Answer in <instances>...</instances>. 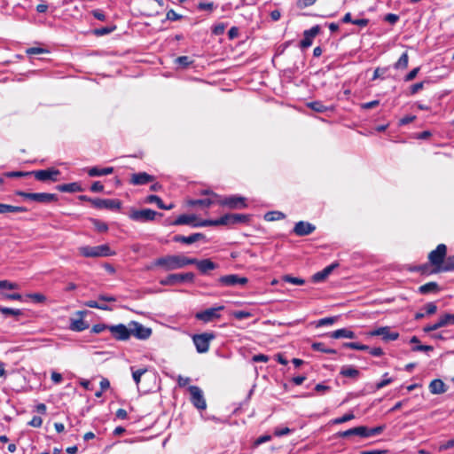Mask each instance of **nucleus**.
Wrapping results in <instances>:
<instances>
[{
	"label": "nucleus",
	"mask_w": 454,
	"mask_h": 454,
	"mask_svg": "<svg viewBox=\"0 0 454 454\" xmlns=\"http://www.w3.org/2000/svg\"><path fill=\"white\" fill-rule=\"evenodd\" d=\"M249 218V215L245 214H226L216 220H202L194 224V227L235 225L247 223Z\"/></svg>",
	"instance_id": "1"
},
{
	"label": "nucleus",
	"mask_w": 454,
	"mask_h": 454,
	"mask_svg": "<svg viewBox=\"0 0 454 454\" xmlns=\"http://www.w3.org/2000/svg\"><path fill=\"white\" fill-rule=\"evenodd\" d=\"M192 262H194V261L190 260L188 257L180 254H174L158 258L155 260L154 265L161 267L166 271H170L182 269L186 265L192 264Z\"/></svg>",
	"instance_id": "2"
},
{
	"label": "nucleus",
	"mask_w": 454,
	"mask_h": 454,
	"mask_svg": "<svg viewBox=\"0 0 454 454\" xmlns=\"http://www.w3.org/2000/svg\"><path fill=\"white\" fill-rule=\"evenodd\" d=\"M79 252L84 257H108L115 254L106 244L96 247H79Z\"/></svg>",
	"instance_id": "3"
},
{
	"label": "nucleus",
	"mask_w": 454,
	"mask_h": 454,
	"mask_svg": "<svg viewBox=\"0 0 454 454\" xmlns=\"http://www.w3.org/2000/svg\"><path fill=\"white\" fill-rule=\"evenodd\" d=\"M15 194L24 199H27L38 203L48 204L58 200V197L54 193L47 192H26L22 191L15 192Z\"/></svg>",
	"instance_id": "4"
},
{
	"label": "nucleus",
	"mask_w": 454,
	"mask_h": 454,
	"mask_svg": "<svg viewBox=\"0 0 454 454\" xmlns=\"http://www.w3.org/2000/svg\"><path fill=\"white\" fill-rule=\"evenodd\" d=\"M215 338L214 333H203L200 334H194L192 341L196 347L198 353H206L209 349L210 342Z\"/></svg>",
	"instance_id": "5"
},
{
	"label": "nucleus",
	"mask_w": 454,
	"mask_h": 454,
	"mask_svg": "<svg viewBox=\"0 0 454 454\" xmlns=\"http://www.w3.org/2000/svg\"><path fill=\"white\" fill-rule=\"evenodd\" d=\"M195 275L192 272L170 274L167 278L160 280L162 286H174L179 283L194 281Z\"/></svg>",
	"instance_id": "6"
},
{
	"label": "nucleus",
	"mask_w": 454,
	"mask_h": 454,
	"mask_svg": "<svg viewBox=\"0 0 454 454\" xmlns=\"http://www.w3.org/2000/svg\"><path fill=\"white\" fill-rule=\"evenodd\" d=\"M447 247L444 244H439L436 248L431 251L428 254L430 263L438 269L442 266L446 258Z\"/></svg>",
	"instance_id": "7"
},
{
	"label": "nucleus",
	"mask_w": 454,
	"mask_h": 454,
	"mask_svg": "<svg viewBox=\"0 0 454 454\" xmlns=\"http://www.w3.org/2000/svg\"><path fill=\"white\" fill-rule=\"evenodd\" d=\"M156 215L157 212L150 208L131 209L129 214V217L131 220L140 223L152 222L155 219Z\"/></svg>",
	"instance_id": "8"
},
{
	"label": "nucleus",
	"mask_w": 454,
	"mask_h": 454,
	"mask_svg": "<svg viewBox=\"0 0 454 454\" xmlns=\"http://www.w3.org/2000/svg\"><path fill=\"white\" fill-rule=\"evenodd\" d=\"M130 336L133 335L138 340H145L152 335V329L146 327L137 321H131L129 324Z\"/></svg>",
	"instance_id": "9"
},
{
	"label": "nucleus",
	"mask_w": 454,
	"mask_h": 454,
	"mask_svg": "<svg viewBox=\"0 0 454 454\" xmlns=\"http://www.w3.org/2000/svg\"><path fill=\"white\" fill-rule=\"evenodd\" d=\"M247 278L240 277L237 274L222 276L217 279V284L220 286H245L247 284Z\"/></svg>",
	"instance_id": "10"
},
{
	"label": "nucleus",
	"mask_w": 454,
	"mask_h": 454,
	"mask_svg": "<svg viewBox=\"0 0 454 454\" xmlns=\"http://www.w3.org/2000/svg\"><path fill=\"white\" fill-rule=\"evenodd\" d=\"M223 309H224V306L209 308V309H207L205 310L196 313L195 317L198 320H200L204 323H208L215 319L220 318L221 315L219 314V311H222Z\"/></svg>",
	"instance_id": "11"
},
{
	"label": "nucleus",
	"mask_w": 454,
	"mask_h": 454,
	"mask_svg": "<svg viewBox=\"0 0 454 454\" xmlns=\"http://www.w3.org/2000/svg\"><path fill=\"white\" fill-rule=\"evenodd\" d=\"M91 205L98 209L120 210L121 201L116 199H95L91 200Z\"/></svg>",
	"instance_id": "12"
},
{
	"label": "nucleus",
	"mask_w": 454,
	"mask_h": 454,
	"mask_svg": "<svg viewBox=\"0 0 454 454\" xmlns=\"http://www.w3.org/2000/svg\"><path fill=\"white\" fill-rule=\"evenodd\" d=\"M189 392L192 404L199 410H205L207 403L202 390L197 386H190Z\"/></svg>",
	"instance_id": "13"
},
{
	"label": "nucleus",
	"mask_w": 454,
	"mask_h": 454,
	"mask_svg": "<svg viewBox=\"0 0 454 454\" xmlns=\"http://www.w3.org/2000/svg\"><path fill=\"white\" fill-rule=\"evenodd\" d=\"M30 174L31 176H34L36 180L41 182H46L49 180L55 182L58 180V176L60 174V172L56 168H47L30 171Z\"/></svg>",
	"instance_id": "14"
},
{
	"label": "nucleus",
	"mask_w": 454,
	"mask_h": 454,
	"mask_svg": "<svg viewBox=\"0 0 454 454\" xmlns=\"http://www.w3.org/2000/svg\"><path fill=\"white\" fill-rule=\"evenodd\" d=\"M109 331L117 340L124 341L130 338L129 325L126 326L123 324L109 325Z\"/></svg>",
	"instance_id": "15"
},
{
	"label": "nucleus",
	"mask_w": 454,
	"mask_h": 454,
	"mask_svg": "<svg viewBox=\"0 0 454 454\" xmlns=\"http://www.w3.org/2000/svg\"><path fill=\"white\" fill-rule=\"evenodd\" d=\"M218 203L226 206L231 209H240L247 207L245 198L241 196H230L223 200H218Z\"/></svg>",
	"instance_id": "16"
},
{
	"label": "nucleus",
	"mask_w": 454,
	"mask_h": 454,
	"mask_svg": "<svg viewBox=\"0 0 454 454\" xmlns=\"http://www.w3.org/2000/svg\"><path fill=\"white\" fill-rule=\"evenodd\" d=\"M319 32L320 27L318 25L312 27L310 29L305 30L303 33V39L300 42L301 48H309L312 44L313 39Z\"/></svg>",
	"instance_id": "17"
},
{
	"label": "nucleus",
	"mask_w": 454,
	"mask_h": 454,
	"mask_svg": "<svg viewBox=\"0 0 454 454\" xmlns=\"http://www.w3.org/2000/svg\"><path fill=\"white\" fill-rule=\"evenodd\" d=\"M371 336H381L386 341L395 340L399 337V333L396 332H390L388 326L379 327L370 333Z\"/></svg>",
	"instance_id": "18"
},
{
	"label": "nucleus",
	"mask_w": 454,
	"mask_h": 454,
	"mask_svg": "<svg viewBox=\"0 0 454 454\" xmlns=\"http://www.w3.org/2000/svg\"><path fill=\"white\" fill-rule=\"evenodd\" d=\"M155 177L146 172H138L131 175L130 184L133 185H144L153 182Z\"/></svg>",
	"instance_id": "19"
},
{
	"label": "nucleus",
	"mask_w": 454,
	"mask_h": 454,
	"mask_svg": "<svg viewBox=\"0 0 454 454\" xmlns=\"http://www.w3.org/2000/svg\"><path fill=\"white\" fill-rule=\"evenodd\" d=\"M316 227L308 222L300 221L295 223L294 232L297 236H307L315 231Z\"/></svg>",
	"instance_id": "20"
},
{
	"label": "nucleus",
	"mask_w": 454,
	"mask_h": 454,
	"mask_svg": "<svg viewBox=\"0 0 454 454\" xmlns=\"http://www.w3.org/2000/svg\"><path fill=\"white\" fill-rule=\"evenodd\" d=\"M190 260L194 261L192 264H195L202 274H206L207 271L217 268V264L210 259L197 260L196 258H190Z\"/></svg>",
	"instance_id": "21"
},
{
	"label": "nucleus",
	"mask_w": 454,
	"mask_h": 454,
	"mask_svg": "<svg viewBox=\"0 0 454 454\" xmlns=\"http://www.w3.org/2000/svg\"><path fill=\"white\" fill-rule=\"evenodd\" d=\"M364 433H365L364 426H360V427L349 428L346 431L339 432L337 435H338V437H340V438H346V437H349L352 435H356V436L364 438V435L366 434Z\"/></svg>",
	"instance_id": "22"
},
{
	"label": "nucleus",
	"mask_w": 454,
	"mask_h": 454,
	"mask_svg": "<svg viewBox=\"0 0 454 454\" xmlns=\"http://www.w3.org/2000/svg\"><path fill=\"white\" fill-rule=\"evenodd\" d=\"M204 236L201 233H193L190 236H182V235H176L173 238V240L175 242H181L184 244H192L194 242L199 241L200 239H203Z\"/></svg>",
	"instance_id": "23"
},
{
	"label": "nucleus",
	"mask_w": 454,
	"mask_h": 454,
	"mask_svg": "<svg viewBox=\"0 0 454 454\" xmlns=\"http://www.w3.org/2000/svg\"><path fill=\"white\" fill-rule=\"evenodd\" d=\"M338 266L339 264L337 262L326 266L323 270L318 271L313 275V280L315 282H321L325 280L332 273V271Z\"/></svg>",
	"instance_id": "24"
},
{
	"label": "nucleus",
	"mask_w": 454,
	"mask_h": 454,
	"mask_svg": "<svg viewBox=\"0 0 454 454\" xmlns=\"http://www.w3.org/2000/svg\"><path fill=\"white\" fill-rule=\"evenodd\" d=\"M429 390L434 395H440L446 392V387L442 380L436 379L430 382Z\"/></svg>",
	"instance_id": "25"
},
{
	"label": "nucleus",
	"mask_w": 454,
	"mask_h": 454,
	"mask_svg": "<svg viewBox=\"0 0 454 454\" xmlns=\"http://www.w3.org/2000/svg\"><path fill=\"white\" fill-rule=\"evenodd\" d=\"M113 172H114L113 167H107V168L92 167L87 170V173L90 176H107V175L112 174Z\"/></svg>",
	"instance_id": "26"
},
{
	"label": "nucleus",
	"mask_w": 454,
	"mask_h": 454,
	"mask_svg": "<svg viewBox=\"0 0 454 454\" xmlns=\"http://www.w3.org/2000/svg\"><path fill=\"white\" fill-rule=\"evenodd\" d=\"M56 189L61 192H79L83 191L78 183L59 184L56 187Z\"/></svg>",
	"instance_id": "27"
},
{
	"label": "nucleus",
	"mask_w": 454,
	"mask_h": 454,
	"mask_svg": "<svg viewBox=\"0 0 454 454\" xmlns=\"http://www.w3.org/2000/svg\"><path fill=\"white\" fill-rule=\"evenodd\" d=\"M355 336H356L355 333L348 328L338 329L336 331H333L331 333V337L333 339H340V338L353 339V338H355Z\"/></svg>",
	"instance_id": "28"
},
{
	"label": "nucleus",
	"mask_w": 454,
	"mask_h": 454,
	"mask_svg": "<svg viewBox=\"0 0 454 454\" xmlns=\"http://www.w3.org/2000/svg\"><path fill=\"white\" fill-rule=\"evenodd\" d=\"M196 216L194 215H179L174 222L175 225H183V224H191L194 226V224L199 223H195Z\"/></svg>",
	"instance_id": "29"
},
{
	"label": "nucleus",
	"mask_w": 454,
	"mask_h": 454,
	"mask_svg": "<svg viewBox=\"0 0 454 454\" xmlns=\"http://www.w3.org/2000/svg\"><path fill=\"white\" fill-rule=\"evenodd\" d=\"M340 374L343 377L356 380L360 376V372L353 366H342Z\"/></svg>",
	"instance_id": "30"
},
{
	"label": "nucleus",
	"mask_w": 454,
	"mask_h": 454,
	"mask_svg": "<svg viewBox=\"0 0 454 454\" xmlns=\"http://www.w3.org/2000/svg\"><path fill=\"white\" fill-rule=\"evenodd\" d=\"M218 203V200H215L212 198L203 199V200H190L187 204L191 207L200 206L203 207H209L211 205L215 203Z\"/></svg>",
	"instance_id": "31"
},
{
	"label": "nucleus",
	"mask_w": 454,
	"mask_h": 454,
	"mask_svg": "<svg viewBox=\"0 0 454 454\" xmlns=\"http://www.w3.org/2000/svg\"><path fill=\"white\" fill-rule=\"evenodd\" d=\"M453 270H454V255H450L445 258L442 266L438 269H434L433 270V272L437 273V272H441V271H453Z\"/></svg>",
	"instance_id": "32"
},
{
	"label": "nucleus",
	"mask_w": 454,
	"mask_h": 454,
	"mask_svg": "<svg viewBox=\"0 0 454 454\" xmlns=\"http://www.w3.org/2000/svg\"><path fill=\"white\" fill-rule=\"evenodd\" d=\"M145 201L147 203H156L158 207L160 208V209L169 210V209H172L174 207L173 204H170L169 206L164 205L162 200L159 196H157V195H149V196H147Z\"/></svg>",
	"instance_id": "33"
},
{
	"label": "nucleus",
	"mask_w": 454,
	"mask_h": 454,
	"mask_svg": "<svg viewBox=\"0 0 454 454\" xmlns=\"http://www.w3.org/2000/svg\"><path fill=\"white\" fill-rule=\"evenodd\" d=\"M439 290L438 284L435 282H428L419 287V292L422 294H427L429 293H436Z\"/></svg>",
	"instance_id": "34"
},
{
	"label": "nucleus",
	"mask_w": 454,
	"mask_h": 454,
	"mask_svg": "<svg viewBox=\"0 0 454 454\" xmlns=\"http://www.w3.org/2000/svg\"><path fill=\"white\" fill-rule=\"evenodd\" d=\"M89 327V325L82 319H74L70 324V328L73 331L82 332Z\"/></svg>",
	"instance_id": "35"
},
{
	"label": "nucleus",
	"mask_w": 454,
	"mask_h": 454,
	"mask_svg": "<svg viewBox=\"0 0 454 454\" xmlns=\"http://www.w3.org/2000/svg\"><path fill=\"white\" fill-rule=\"evenodd\" d=\"M409 56L407 52H403L395 64V69H405L408 67Z\"/></svg>",
	"instance_id": "36"
},
{
	"label": "nucleus",
	"mask_w": 454,
	"mask_h": 454,
	"mask_svg": "<svg viewBox=\"0 0 454 454\" xmlns=\"http://www.w3.org/2000/svg\"><path fill=\"white\" fill-rule=\"evenodd\" d=\"M308 106L317 113H325L329 110V107L323 105L319 101H313L308 104Z\"/></svg>",
	"instance_id": "37"
},
{
	"label": "nucleus",
	"mask_w": 454,
	"mask_h": 454,
	"mask_svg": "<svg viewBox=\"0 0 454 454\" xmlns=\"http://www.w3.org/2000/svg\"><path fill=\"white\" fill-rule=\"evenodd\" d=\"M0 312L5 316H14L19 317L23 314L22 310L20 309H12L7 307L0 306Z\"/></svg>",
	"instance_id": "38"
},
{
	"label": "nucleus",
	"mask_w": 454,
	"mask_h": 454,
	"mask_svg": "<svg viewBox=\"0 0 454 454\" xmlns=\"http://www.w3.org/2000/svg\"><path fill=\"white\" fill-rule=\"evenodd\" d=\"M384 427H385L384 426H379L376 427L369 428L364 426V430H365L364 434H366L364 435V438L372 437V436L378 435V434H381L382 431L384 430Z\"/></svg>",
	"instance_id": "39"
},
{
	"label": "nucleus",
	"mask_w": 454,
	"mask_h": 454,
	"mask_svg": "<svg viewBox=\"0 0 454 454\" xmlns=\"http://www.w3.org/2000/svg\"><path fill=\"white\" fill-rule=\"evenodd\" d=\"M283 218H285V215L278 211L268 212L264 215V219L269 222L277 221V220H280Z\"/></svg>",
	"instance_id": "40"
},
{
	"label": "nucleus",
	"mask_w": 454,
	"mask_h": 454,
	"mask_svg": "<svg viewBox=\"0 0 454 454\" xmlns=\"http://www.w3.org/2000/svg\"><path fill=\"white\" fill-rule=\"evenodd\" d=\"M85 305L87 307L92 308V309H99L102 310H112V309L108 305H106L105 303H99L97 301H86Z\"/></svg>",
	"instance_id": "41"
},
{
	"label": "nucleus",
	"mask_w": 454,
	"mask_h": 454,
	"mask_svg": "<svg viewBox=\"0 0 454 454\" xmlns=\"http://www.w3.org/2000/svg\"><path fill=\"white\" fill-rule=\"evenodd\" d=\"M26 297L31 299L35 303H43L47 300L46 296L40 293L27 294Z\"/></svg>",
	"instance_id": "42"
},
{
	"label": "nucleus",
	"mask_w": 454,
	"mask_h": 454,
	"mask_svg": "<svg viewBox=\"0 0 454 454\" xmlns=\"http://www.w3.org/2000/svg\"><path fill=\"white\" fill-rule=\"evenodd\" d=\"M337 321V317H324L319 319L316 323L317 327H322L325 325H333Z\"/></svg>",
	"instance_id": "43"
},
{
	"label": "nucleus",
	"mask_w": 454,
	"mask_h": 454,
	"mask_svg": "<svg viewBox=\"0 0 454 454\" xmlns=\"http://www.w3.org/2000/svg\"><path fill=\"white\" fill-rule=\"evenodd\" d=\"M131 371H132V378H133L134 381L136 382V384L138 385L140 383L142 375H144L147 372V369L143 368V369L134 370V367H131Z\"/></svg>",
	"instance_id": "44"
},
{
	"label": "nucleus",
	"mask_w": 454,
	"mask_h": 454,
	"mask_svg": "<svg viewBox=\"0 0 454 454\" xmlns=\"http://www.w3.org/2000/svg\"><path fill=\"white\" fill-rule=\"evenodd\" d=\"M283 280L285 282H287V283H290L293 285H298V286H301L305 283V280L303 278L292 277L290 275H285L283 277Z\"/></svg>",
	"instance_id": "45"
},
{
	"label": "nucleus",
	"mask_w": 454,
	"mask_h": 454,
	"mask_svg": "<svg viewBox=\"0 0 454 454\" xmlns=\"http://www.w3.org/2000/svg\"><path fill=\"white\" fill-rule=\"evenodd\" d=\"M443 326L454 325V314H444L439 317Z\"/></svg>",
	"instance_id": "46"
},
{
	"label": "nucleus",
	"mask_w": 454,
	"mask_h": 454,
	"mask_svg": "<svg viewBox=\"0 0 454 454\" xmlns=\"http://www.w3.org/2000/svg\"><path fill=\"white\" fill-rule=\"evenodd\" d=\"M355 419V415L353 412H348V413H346L344 414L343 416L340 417V418H336L333 420V424H342V423H345V422H348L351 419Z\"/></svg>",
	"instance_id": "47"
},
{
	"label": "nucleus",
	"mask_w": 454,
	"mask_h": 454,
	"mask_svg": "<svg viewBox=\"0 0 454 454\" xmlns=\"http://www.w3.org/2000/svg\"><path fill=\"white\" fill-rule=\"evenodd\" d=\"M343 346L345 348H348L356 349V350H368L369 349L368 346L360 344L358 342H347V343H344Z\"/></svg>",
	"instance_id": "48"
},
{
	"label": "nucleus",
	"mask_w": 454,
	"mask_h": 454,
	"mask_svg": "<svg viewBox=\"0 0 454 454\" xmlns=\"http://www.w3.org/2000/svg\"><path fill=\"white\" fill-rule=\"evenodd\" d=\"M115 29V27H104L94 30V34L98 36H102L112 33Z\"/></svg>",
	"instance_id": "49"
},
{
	"label": "nucleus",
	"mask_w": 454,
	"mask_h": 454,
	"mask_svg": "<svg viewBox=\"0 0 454 454\" xmlns=\"http://www.w3.org/2000/svg\"><path fill=\"white\" fill-rule=\"evenodd\" d=\"M93 224L95 229L99 232H106L108 230V226L106 223L101 222L99 220L94 219Z\"/></svg>",
	"instance_id": "50"
},
{
	"label": "nucleus",
	"mask_w": 454,
	"mask_h": 454,
	"mask_svg": "<svg viewBox=\"0 0 454 454\" xmlns=\"http://www.w3.org/2000/svg\"><path fill=\"white\" fill-rule=\"evenodd\" d=\"M27 211V209L25 207H18L6 204V213H23Z\"/></svg>",
	"instance_id": "51"
},
{
	"label": "nucleus",
	"mask_w": 454,
	"mask_h": 454,
	"mask_svg": "<svg viewBox=\"0 0 454 454\" xmlns=\"http://www.w3.org/2000/svg\"><path fill=\"white\" fill-rule=\"evenodd\" d=\"M425 314L427 316L433 315L436 312L437 307L434 302H428L424 306Z\"/></svg>",
	"instance_id": "52"
},
{
	"label": "nucleus",
	"mask_w": 454,
	"mask_h": 454,
	"mask_svg": "<svg viewBox=\"0 0 454 454\" xmlns=\"http://www.w3.org/2000/svg\"><path fill=\"white\" fill-rule=\"evenodd\" d=\"M4 176L7 177H22V176H31V174H30V171L29 172L11 171V172L4 173Z\"/></svg>",
	"instance_id": "53"
},
{
	"label": "nucleus",
	"mask_w": 454,
	"mask_h": 454,
	"mask_svg": "<svg viewBox=\"0 0 454 454\" xmlns=\"http://www.w3.org/2000/svg\"><path fill=\"white\" fill-rule=\"evenodd\" d=\"M0 288H6L10 290L18 289L19 286L16 283L10 282L8 280H1L0 281Z\"/></svg>",
	"instance_id": "54"
},
{
	"label": "nucleus",
	"mask_w": 454,
	"mask_h": 454,
	"mask_svg": "<svg viewBox=\"0 0 454 454\" xmlns=\"http://www.w3.org/2000/svg\"><path fill=\"white\" fill-rule=\"evenodd\" d=\"M48 52L47 50L41 47H31L27 49L26 53L27 55H35V54H43Z\"/></svg>",
	"instance_id": "55"
},
{
	"label": "nucleus",
	"mask_w": 454,
	"mask_h": 454,
	"mask_svg": "<svg viewBox=\"0 0 454 454\" xmlns=\"http://www.w3.org/2000/svg\"><path fill=\"white\" fill-rule=\"evenodd\" d=\"M232 315L237 319H245V318H248L252 316V314L250 312L245 311V310L234 311L232 313Z\"/></svg>",
	"instance_id": "56"
},
{
	"label": "nucleus",
	"mask_w": 454,
	"mask_h": 454,
	"mask_svg": "<svg viewBox=\"0 0 454 454\" xmlns=\"http://www.w3.org/2000/svg\"><path fill=\"white\" fill-rule=\"evenodd\" d=\"M176 63H177L178 65L184 67H188L190 64H192V61L190 60L189 57L187 56H181V57H178L176 59Z\"/></svg>",
	"instance_id": "57"
},
{
	"label": "nucleus",
	"mask_w": 454,
	"mask_h": 454,
	"mask_svg": "<svg viewBox=\"0 0 454 454\" xmlns=\"http://www.w3.org/2000/svg\"><path fill=\"white\" fill-rule=\"evenodd\" d=\"M387 373L383 375L384 379L376 384V388L380 389L392 382L391 378H387Z\"/></svg>",
	"instance_id": "58"
},
{
	"label": "nucleus",
	"mask_w": 454,
	"mask_h": 454,
	"mask_svg": "<svg viewBox=\"0 0 454 454\" xmlns=\"http://www.w3.org/2000/svg\"><path fill=\"white\" fill-rule=\"evenodd\" d=\"M214 3L212 2H209V3H200L198 4V9L200 10V11H209V12H212L213 9H214Z\"/></svg>",
	"instance_id": "59"
},
{
	"label": "nucleus",
	"mask_w": 454,
	"mask_h": 454,
	"mask_svg": "<svg viewBox=\"0 0 454 454\" xmlns=\"http://www.w3.org/2000/svg\"><path fill=\"white\" fill-rule=\"evenodd\" d=\"M384 20L390 24H395L399 20V16L394 13H387L384 17Z\"/></svg>",
	"instance_id": "60"
},
{
	"label": "nucleus",
	"mask_w": 454,
	"mask_h": 454,
	"mask_svg": "<svg viewBox=\"0 0 454 454\" xmlns=\"http://www.w3.org/2000/svg\"><path fill=\"white\" fill-rule=\"evenodd\" d=\"M419 71V67H415L412 70H411L404 77L405 82L412 81L418 74Z\"/></svg>",
	"instance_id": "61"
},
{
	"label": "nucleus",
	"mask_w": 454,
	"mask_h": 454,
	"mask_svg": "<svg viewBox=\"0 0 454 454\" xmlns=\"http://www.w3.org/2000/svg\"><path fill=\"white\" fill-rule=\"evenodd\" d=\"M182 18V16L178 13H176L174 10H169L167 12V19L168 20L176 21L179 20Z\"/></svg>",
	"instance_id": "62"
},
{
	"label": "nucleus",
	"mask_w": 454,
	"mask_h": 454,
	"mask_svg": "<svg viewBox=\"0 0 454 454\" xmlns=\"http://www.w3.org/2000/svg\"><path fill=\"white\" fill-rule=\"evenodd\" d=\"M43 419L39 416H34L33 419L28 422V425L34 427H40L42 426Z\"/></svg>",
	"instance_id": "63"
},
{
	"label": "nucleus",
	"mask_w": 454,
	"mask_h": 454,
	"mask_svg": "<svg viewBox=\"0 0 454 454\" xmlns=\"http://www.w3.org/2000/svg\"><path fill=\"white\" fill-rule=\"evenodd\" d=\"M423 87H424V82H423L414 83V84H412L411 86L410 92H411V95H414L417 92H419L420 90H422Z\"/></svg>",
	"instance_id": "64"
}]
</instances>
